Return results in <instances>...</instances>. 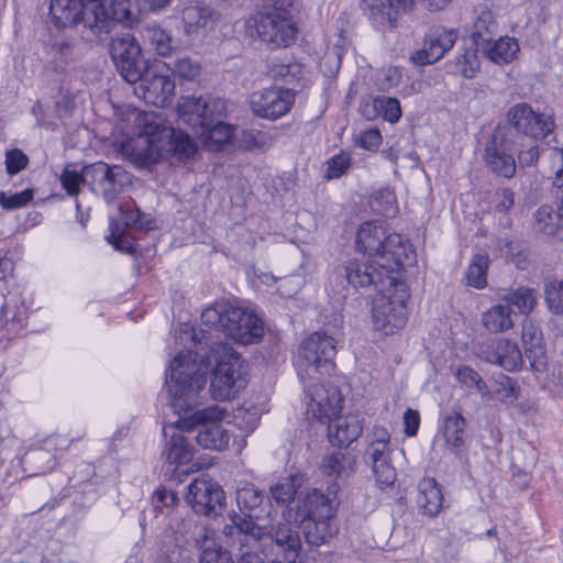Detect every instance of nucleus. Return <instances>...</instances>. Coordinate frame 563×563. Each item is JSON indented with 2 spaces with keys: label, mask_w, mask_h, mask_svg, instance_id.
Listing matches in <instances>:
<instances>
[{
  "label": "nucleus",
  "mask_w": 563,
  "mask_h": 563,
  "mask_svg": "<svg viewBox=\"0 0 563 563\" xmlns=\"http://www.w3.org/2000/svg\"><path fill=\"white\" fill-rule=\"evenodd\" d=\"M307 411L321 423L331 421L342 410L343 397L332 384L316 383L306 387Z\"/></svg>",
  "instance_id": "obj_19"
},
{
  "label": "nucleus",
  "mask_w": 563,
  "mask_h": 563,
  "mask_svg": "<svg viewBox=\"0 0 563 563\" xmlns=\"http://www.w3.org/2000/svg\"><path fill=\"white\" fill-rule=\"evenodd\" d=\"M499 299L509 307H516L518 311L523 314L530 313L537 303L536 291L529 287H519L506 291L499 296Z\"/></svg>",
  "instance_id": "obj_40"
},
{
  "label": "nucleus",
  "mask_w": 563,
  "mask_h": 563,
  "mask_svg": "<svg viewBox=\"0 0 563 563\" xmlns=\"http://www.w3.org/2000/svg\"><path fill=\"white\" fill-rule=\"evenodd\" d=\"M476 51H481L493 63L504 65L515 58L519 52V44L514 37L500 36L496 41L493 38L484 41L476 46Z\"/></svg>",
  "instance_id": "obj_29"
},
{
  "label": "nucleus",
  "mask_w": 563,
  "mask_h": 563,
  "mask_svg": "<svg viewBox=\"0 0 563 563\" xmlns=\"http://www.w3.org/2000/svg\"><path fill=\"white\" fill-rule=\"evenodd\" d=\"M518 162L521 166H533L538 163L540 148L538 141H525V145H516Z\"/></svg>",
  "instance_id": "obj_58"
},
{
  "label": "nucleus",
  "mask_w": 563,
  "mask_h": 563,
  "mask_svg": "<svg viewBox=\"0 0 563 563\" xmlns=\"http://www.w3.org/2000/svg\"><path fill=\"white\" fill-rule=\"evenodd\" d=\"M418 509L428 517H437L443 505V495L438 482L432 477H424L418 484L416 498Z\"/></svg>",
  "instance_id": "obj_26"
},
{
  "label": "nucleus",
  "mask_w": 563,
  "mask_h": 563,
  "mask_svg": "<svg viewBox=\"0 0 563 563\" xmlns=\"http://www.w3.org/2000/svg\"><path fill=\"white\" fill-rule=\"evenodd\" d=\"M496 383L497 388L495 394L498 400L509 404H512L515 400H517L519 386L514 378L506 375H500Z\"/></svg>",
  "instance_id": "obj_55"
},
{
  "label": "nucleus",
  "mask_w": 563,
  "mask_h": 563,
  "mask_svg": "<svg viewBox=\"0 0 563 563\" xmlns=\"http://www.w3.org/2000/svg\"><path fill=\"white\" fill-rule=\"evenodd\" d=\"M544 297L549 310L563 316V280H549L544 287Z\"/></svg>",
  "instance_id": "obj_48"
},
{
  "label": "nucleus",
  "mask_w": 563,
  "mask_h": 563,
  "mask_svg": "<svg viewBox=\"0 0 563 563\" xmlns=\"http://www.w3.org/2000/svg\"><path fill=\"white\" fill-rule=\"evenodd\" d=\"M225 413L224 408L218 405L210 406L179 420V428L186 431L198 428L195 437L197 443L203 449L221 451L230 442V433L220 423Z\"/></svg>",
  "instance_id": "obj_8"
},
{
  "label": "nucleus",
  "mask_w": 563,
  "mask_h": 563,
  "mask_svg": "<svg viewBox=\"0 0 563 563\" xmlns=\"http://www.w3.org/2000/svg\"><path fill=\"white\" fill-rule=\"evenodd\" d=\"M383 200L384 203L380 205L379 207H375L373 205V208L384 214V216H389L391 212L395 211V195L394 192L386 188V189H382L379 191L376 192L375 197H374V203H379V201Z\"/></svg>",
  "instance_id": "obj_63"
},
{
  "label": "nucleus",
  "mask_w": 563,
  "mask_h": 563,
  "mask_svg": "<svg viewBox=\"0 0 563 563\" xmlns=\"http://www.w3.org/2000/svg\"><path fill=\"white\" fill-rule=\"evenodd\" d=\"M397 269V267L385 263L353 258L342 267L341 275L355 288L373 286L382 291L386 287L395 286L396 279L393 273Z\"/></svg>",
  "instance_id": "obj_10"
},
{
  "label": "nucleus",
  "mask_w": 563,
  "mask_h": 563,
  "mask_svg": "<svg viewBox=\"0 0 563 563\" xmlns=\"http://www.w3.org/2000/svg\"><path fill=\"white\" fill-rule=\"evenodd\" d=\"M102 10L109 20V26L102 34H108L115 22L123 24L124 26L132 27L136 22V15L132 10L130 0H111L110 13L107 11L102 3Z\"/></svg>",
  "instance_id": "obj_38"
},
{
  "label": "nucleus",
  "mask_w": 563,
  "mask_h": 563,
  "mask_svg": "<svg viewBox=\"0 0 563 563\" xmlns=\"http://www.w3.org/2000/svg\"><path fill=\"white\" fill-rule=\"evenodd\" d=\"M550 161L554 173L553 185L558 188H563V150H551Z\"/></svg>",
  "instance_id": "obj_64"
},
{
  "label": "nucleus",
  "mask_w": 563,
  "mask_h": 563,
  "mask_svg": "<svg viewBox=\"0 0 563 563\" xmlns=\"http://www.w3.org/2000/svg\"><path fill=\"white\" fill-rule=\"evenodd\" d=\"M130 175L120 166H114V170L98 188L97 194H101L103 199L111 203L123 189L124 185L130 184Z\"/></svg>",
  "instance_id": "obj_42"
},
{
  "label": "nucleus",
  "mask_w": 563,
  "mask_h": 563,
  "mask_svg": "<svg viewBox=\"0 0 563 563\" xmlns=\"http://www.w3.org/2000/svg\"><path fill=\"white\" fill-rule=\"evenodd\" d=\"M218 20V12L201 1H191L181 11L185 33L191 37L205 36L214 29Z\"/></svg>",
  "instance_id": "obj_22"
},
{
  "label": "nucleus",
  "mask_w": 563,
  "mask_h": 563,
  "mask_svg": "<svg viewBox=\"0 0 563 563\" xmlns=\"http://www.w3.org/2000/svg\"><path fill=\"white\" fill-rule=\"evenodd\" d=\"M135 85V95L155 107H165L175 91V82L164 62L146 65L142 78Z\"/></svg>",
  "instance_id": "obj_11"
},
{
  "label": "nucleus",
  "mask_w": 563,
  "mask_h": 563,
  "mask_svg": "<svg viewBox=\"0 0 563 563\" xmlns=\"http://www.w3.org/2000/svg\"><path fill=\"white\" fill-rule=\"evenodd\" d=\"M167 70L180 79L194 80L201 73V64L197 58L188 54H178L169 63H166Z\"/></svg>",
  "instance_id": "obj_41"
},
{
  "label": "nucleus",
  "mask_w": 563,
  "mask_h": 563,
  "mask_svg": "<svg viewBox=\"0 0 563 563\" xmlns=\"http://www.w3.org/2000/svg\"><path fill=\"white\" fill-rule=\"evenodd\" d=\"M297 478L288 477L284 482L276 484L271 488L272 497L277 504L286 505L295 498L298 484Z\"/></svg>",
  "instance_id": "obj_54"
},
{
  "label": "nucleus",
  "mask_w": 563,
  "mask_h": 563,
  "mask_svg": "<svg viewBox=\"0 0 563 563\" xmlns=\"http://www.w3.org/2000/svg\"><path fill=\"white\" fill-rule=\"evenodd\" d=\"M199 563H234V561L229 550L222 545L212 544L201 551Z\"/></svg>",
  "instance_id": "obj_57"
},
{
  "label": "nucleus",
  "mask_w": 563,
  "mask_h": 563,
  "mask_svg": "<svg viewBox=\"0 0 563 563\" xmlns=\"http://www.w3.org/2000/svg\"><path fill=\"white\" fill-rule=\"evenodd\" d=\"M208 365L196 351L178 353L170 362L166 386L178 413H186L199 402V395L207 384Z\"/></svg>",
  "instance_id": "obj_2"
},
{
  "label": "nucleus",
  "mask_w": 563,
  "mask_h": 563,
  "mask_svg": "<svg viewBox=\"0 0 563 563\" xmlns=\"http://www.w3.org/2000/svg\"><path fill=\"white\" fill-rule=\"evenodd\" d=\"M364 14L377 30L395 29L401 14L413 11L415 0H361Z\"/></svg>",
  "instance_id": "obj_20"
},
{
  "label": "nucleus",
  "mask_w": 563,
  "mask_h": 563,
  "mask_svg": "<svg viewBox=\"0 0 563 563\" xmlns=\"http://www.w3.org/2000/svg\"><path fill=\"white\" fill-rule=\"evenodd\" d=\"M27 156L21 150H11L5 155V167L9 175H15L26 167Z\"/></svg>",
  "instance_id": "obj_61"
},
{
  "label": "nucleus",
  "mask_w": 563,
  "mask_h": 563,
  "mask_svg": "<svg viewBox=\"0 0 563 563\" xmlns=\"http://www.w3.org/2000/svg\"><path fill=\"white\" fill-rule=\"evenodd\" d=\"M465 428L466 419L459 411H452L443 419L441 435L446 448L455 454H457L465 443Z\"/></svg>",
  "instance_id": "obj_30"
},
{
  "label": "nucleus",
  "mask_w": 563,
  "mask_h": 563,
  "mask_svg": "<svg viewBox=\"0 0 563 563\" xmlns=\"http://www.w3.org/2000/svg\"><path fill=\"white\" fill-rule=\"evenodd\" d=\"M120 213L124 224L129 228L152 229V221L145 220V214L130 202L120 206Z\"/></svg>",
  "instance_id": "obj_53"
},
{
  "label": "nucleus",
  "mask_w": 563,
  "mask_h": 563,
  "mask_svg": "<svg viewBox=\"0 0 563 563\" xmlns=\"http://www.w3.org/2000/svg\"><path fill=\"white\" fill-rule=\"evenodd\" d=\"M534 229L548 236L559 235L563 223L558 210L549 205L541 206L534 213Z\"/></svg>",
  "instance_id": "obj_39"
},
{
  "label": "nucleus",
  "mask_w": 563,
  "mask_h": 563,
  "mask_svg": "<svg viewBox=\"0 0 563 563\" xmlns=\"http://www.w3.org/2000/svg\"><path fill=\"white\" fill-rule=\"evenodd\" d=\"M482 324L492 333L508 331L514 327L511 308L504 303H497L482 313Z\"/></svg>",
  "instance_id": "obj_35"
},
{
  "label": "nucleus",
  "mask_w": 563,
  "mask_h": 563,
  "mask_svg": "<svg viewBox=\"0 0 563 563\" xmlns=\"http://www.w3.org/2000/svg\"><path fill=\"white\" fill-rule=\"evenodd\" d=\"M295 97L294 89L275 86L253 92L250 104L256 117L277 120L289 112L295 102Z\"/></svg>",
  "instance_id": "obj_18"
},
{
  "label": "nucleus",
  "mask_w": 563,
  "mask_h": 563,
  "mask_svg": "<svg viewBox=\"0 0 563 563\" xmlns=\"http://www.w3.org/2000/svg\"><path fill=\"white\" fill-rule=\"evenodd\" d=\"M373 325L385 335L405 327L407 311L402 296H390L378 291L373 301Z\"/></svg>",
  "instance_id": "obj_17"
},
{
  "label": "nucleus",
  "mask_w": 563,
  "mask_h": 563,
  "mask_svg": "<svg viewBox=\"0 0 563 563\" xmlns=\"http://www.w3.org/2000/svg\"><path fill=\"white\" fill-rule=\"evenodd\" d=\"M457 380L467 388H474L483 396L489 394L488 387L481 377V375L471 366L463 365L457 368Z\"/></svg>",
  "instance_id": "obj_50"
},
{
  "label": "nucleus",
  "mask_w": 563,
  "mask_h": 563,
  "mask_svg": "<svg viewBox=\"0 0 563 563\" xmlns=\"http://www.w3.org/2000/svg\"><path fill=\"white\" fill-rule=\"evenodd\" d=\"M186 501L198 515L218 516L225 506V495L218 483L202 475L189 484Z\"/></svg>",
  "instance_id": "obj_16"
},
{
  "label": "nucleus",
  "mask_w": 563,
  "mask_h": 563,
  "mask_svg": "<svg viewBox=\"0 0 563 563\" xmlns=\"http://www.w3.org/2000/svg\"><path fill=\"white\" fill-rule=\"evenodd\" d=\"M328 424V438L333 445L347 446L363 432V422L357 416L336 415Z\"/></svg>",
  "instance_id": "obj_24"
},
{
  "label": "nucleus",
  "mask_w": 563,
  "mask_h": 563,
  "mask_svg": "<svg viewBox=\"0 0 563 563\" xmlns=\"http://www.w3.org/2000/svg\"><path fill=\"white\" fill-rule=\"evenodd\" d=\"M336 355L335 340L323 332H313L305 339L299 351V375L314 378L331 375L335 368L333 362Z\"/></svg>",
  "instance_id": "obj_9"
},
{
  "label": "nucleus",
  "mask_w": 563,
  "mask_h": 563,
  "mask_svg": "<svg viewBox=\"0 0 563 563\" xmlns=\"http://www.w3.org/2000/svg\"><path fill=\"white\" fill-rule=\"evenodd\" d=\"M33 199V190L25 189L21 192L13 194L8 197L4 191H0V206L4 210H15L23 208Z\"/></svg>",
  "instance_id": "obj_59"
},
{
  "label": "nucleus",
  "mask_w": 563,
  "mask_h": 563,
  "mask_svg": "<svg viewBox=\"0 0 563 563\" xmlns=\"http://www.w3.org/2000/svg\"><path fill=\"white\" fill-rule=\"evenodd\" d=\"M456 38L457 33L453 29L433 27L426 35L422 48L411 55V60L419 66L433 64L453 47Z\"/></svg>",
  "instance_id": "obj_21"
},
{
  "label": "nucleus",
  "mask_w": 563,
  "mask_h": 563,
  "mask_svg": "<svg viewBox=\"0 0 563 563\" xmlns=\"http://www.w3.org/2000/svg\"><path fill=\"white\" fill-rule=\"evenodd\" d=\"M23 464L31 475L44 474L55 467V456L47 449H35L25 454Z\"/></svg>",
  "instance_id": "obj_43"
},
{
  "label": "nucleus",
  "mask_w": 563,
  "mask_h": 563,
  "mask_svg": "<svg viewBox=\"0 0 563 563\" xmlns=\"http://www.w3.org/2000/svg\"><path fill=\"white\" fill-rule=\"evenodd\" d=\"M111 58L122 76L129 84H136L147 65L142 56V48L135 37L130 33L117 36L111 42Z\"/></svg>",
  "instance_id": "obj_12"
},
{
  "label": "nucleus",
  "mask_w": 563,
  "mask_h": 563,
  "mask_svg": "<svg viewBox=\"0 0 563 563\" xmlns=\"http://www.w3.org/2000/svg\"><path fill=\"white\" fill-rule=\"evenodd\" d=\"M456 67L465 78H473L479 69V60L475 49L467 48L456 57Z\"/></svg>",
  "instance_id": "obj_56"
},
{
  "label": "nucleus",
  "mask_w": 563,
  "mask_h": 563,
  "mask_svg": "<svg viewBox=\"0 0 563 563\" xmlns=\"http://www.w3.org/2000/svg\"><path fill=\"white\" fill-rule=\"evenodd\" d=\"M373 476L380 488L390 487L396 481V470L390 463V459L378 460L371 463Z\"/></svg>",
  "instance_id": "obj_52"
},
{
  "label": "nucleus",
  "mask_w": 563,
  "mask_h": 563,
  "mask_svg": "<svg viewBox=\"0 0 563 563\" xmlns=\"http://www.w3.org/2000/svg\"><path fill=\"white\" fill-rule=\"evenodd\" d=\"M163 456L169 464L183 465L191 461L194 448L185 435L175 432L167 441Z\"/></svg>",
  "instance_id": "obj_37"
},
{
  "label": "nucleus",
  "mask_w": 563,
  "mask_h": 563,
  "mask_svg": "<svg viewBox=\"0 0 563 563\" xmlns=\"http://www.w3.org/2000/svg\"><path fill=\"white\" fill-rule=\"evenodd\" d=\"M331 517V504L329 498L318 489L308 492L299 499L296 511V521Z\"/></svg>",
  "instance_id": "obj_28"
},
{
  "label": "nucleus",
  "mask_w": 563,
  "mask_h": 563,
  "mask_svg": "<svg viewBox=\"0 0 563 563\" xmlns=\"http://www.w3.org/2000/svg\"><path fill=\"white\" fill-rule=\"evenodd\" d=\"M356 459L346 452H334L323 459V474L330 477L343 478L351 475L355 470Z\"/></svg>",
  "instance_id": "obj_36"
},
{
  "label": "nucleus",
  "mask_w": 563,
  "mask_h": 563,
  "mask_svg": "<svg viewBox=\"0 0 563 563\" xmlns=\"http://www.w3.org/2000/svg\"><path fill=\"white\" fill-rule=\"evenodd\" d=\"M143 42L157 55L168 56L174 48V38L169 31L158 24L147 23L141 30Z\"/></svg>",
  "instance_id": "obj_31"
},
{
  "label": "nucleus",
  "mask_w": 563,
  "mask_h": 563,
  "mask_svg": "<svg viewBox=\"0 0 563 563\" xmlns=\"http://www.w3.org/2000/svg\"><path fill=\"white\" fill-rule=\"evenodd\" d=\"M327 178L334 179L341 177L350 166V157L340 153L328 161Z\"/></svg>",
  "instance_id": "obj_62"
},
{
  "label": "nucleus",
  "mask_w": 563,
  "mask_h": 563,
  "mask_svg": "<svg viewBox=\"0 0 563 563\" xmlns=\"http://www.w3.org/2000/svg\"><path fill=\"white\" fill-rule=\"evenodd\" d=\"M177 114L179 121L195 133L206 126L212 115H224L225 104L219 98L181 96L177 103Z\"/></svg>",
  "instance_id": "obj_15"
},
{
  "label": "nucleus",
  "mask_w": 563,
  "mask_h": 563,
  "mask_svg": "<svg viewBox=\"0 0 563 563\" xmlns=\"http://www.w3.org/2000/svg\"><path fill=\"white\" fill-rule=\"evenodd\" d=\"M154 128L157 133V140H168V151L180 159L190 158L197 152V145L194 139L180 129L167 128L158 122H154Z\"/></svg>",
  "instance_id": "obj_25"
},
{
  "label": "nucleus",
  "mask_w": 563,
  "mask_h": 563,
  "mask_svg": "<svg viewBox=\"0 0 563 563\" xmlns=\"http://www.w3.org/2000/svg\"><path fill=\"white\" fill-rule=\"evenodd\" d=\"M144 132L147 135V146L142 150H134L131 153V162L139 168H151L161 157L159 146L156 144L159 140H157L153 122L145 124Z\"/></svg>",
  "instance_id": "obj_33"
},
{
  "label": "nucleus",
  "mask_w": 563,
  "mask_h": 563,
  "mask_svg": "<svg viewBox=\"0 0 563 563\" xmlns=\"http://www.w3.org/2000/svg\"><path fill=\"white\" fill-rule=\"evenodd\" d=\"M498 31V23L493 11L486 5L475 7L471 14L470 36L479 46L484 41L492 38Z\"/></svg>",
  "instance_id": "obj_27"
},
{
  "label": "nucleus",
  "mask_w": 563,
  "mask_h": 563,
  "mask_svg": "<svg viewBox=\"0 0 563 563\" xmlns=\"http://www.w3.org/2000/svg\"><path fill=\"white\" fill-rule=\"evenodd\" d=\"M482 354L486 362L498 365L508 372L519 371L523 365V356L518 344L509 339L492 342Z\"/></svg>",
  "instance_id": "obj_23"
},
{
  "label": "nucleus",
  "mask_w": 563,
  "mask_h": 563,
  "mask_svg": "<svg viewBox=\"0 0 563 563\" xmlns=\"http://www.w3.org/2000/svg\"><path fill=\"white\" fill-rule=\"evenodd\" d=\"M300 523L306 542L311 547L327 543L336 533L331 525V517L302 520Z\"/></svg>",
  "instance_id": "obj_32"
},
{
  "label": "nucleus",
  "mask_w": 563,
  "mask_h": 563,
  "mask_svg": "<svg viewBox=\"0 0 563 563\" xmlns=\"http://www.w3.org/2000/svg\"><path fill=\"white\" fill-rule=\"evenodd\" d=\"M113 170L114 166H109L103 162L87 165L84 167V185L89 186L93 192H97L100 185L106 181Z\"/></svg>",
  "instance_id": "obj_46"
},
{
  "label": "nucleus",
  "mask_w": 563,
  "mask_h": 563,
  "mask_svg": "<svg viewBox=\"0 0 563 563\" xmlns=\"http://www.w3.org/2000/svg\"><path fill=\"white\" fill-rule=\"evenodd\" d=\"M264 500L263 492L254 486H245L236 492V503L241 511H247V519L257 517L254 514Z\"/></svg>",
  "instance_id": "obj_45"
},
{
  "label": "nucleus",
  "mask_w": 563,
  "mask_h": 563,
  "mask_svg": "<svg viewBox=\"0 0 563 563\" xmlns=\"http://www.w3.org/2000/svg\"><path fill=\"white\" fill-rule=\"evenodd\" d=\"M223 115H212L206 126L195 132L206 144L221 145L231 140L233 135V126L221 120Z\"/></svg>",
  "instance_id": "obj_34"
},
{
  "label": "nucleus",
  "mask_w": 563,
  "mask_h": 563,
  "mask_svg": "<svg viewBox=\"0 0 563 563\" xmlns=\"http://www.w3.org/2000/svg\"><path fill=\"white\" fill-rule=\"evenodd\" d=\"M527 335L528 333L525 331L522 340L526 344V357L530 363V367L537 374L544 373L547 371L548 360L545 352L540 344V339H537L536 343L528 345Z\"/></svg>",
  "instance_id": "obj_47"
},
{
  "label": "nucleus",
  "mask_w": 563,
  "mask_h": 563,
  "mask_svg": "<svg viewBox=\"0 0 563 563\" xmlns=\"http://www.w3.org/2000/svg\"><path fill=\"white\" fill-rule=\"evenodd\" d=\"M269 76L275 81L292 84L301 76V68L298 64L273 63L269 66Z\"/></svg>",
  "instance_id": "obj_51"
},
{
  "label": "nucleus",
  "mask_w": 563,
  "mask_h": 563,
  "mask_svg": "<svg viewBox=\"0 0 563 563\" xmlns=\"http://www.w3.org/2000/svg\"><path fill=\"white\" fill-rule=\"evenodd\" d=\"M516 145L506 129L493 130L485 144L484 159L494 174L505 178L515 176L517 165L512 152Z\"/></svg>",
  "instance_id": "obj_14"
},
{
  "label": "nucleus",
  "mask_w": 563,
  "mask_h": 563,
  "mask_svg": "<svg viewBox=\"0 0 563 563\" xmlns=\"http://www.w3.org/2000/svg\"><path fill=\"white\" fill-rule=\"evenodd\" d=\"M374 108L379 110V115L384 120L396 123L401 118V108L398 99L393 97H376L374 98Z\"/></svg>",
  "instance_id": "obj_49"
},
{
  "label": "nucleus",
  "mask_w": 563,
  "mask_h": 563,
  "mask_svg": "<svg viewBox=\"0 0 563 563\" xmlns=\"http://www.w3.org/2000/svg\"><path fill=\"white\" fill-rule=\"evenodd\" d=\"M355 249L364 255L378 256L385 264L397 268L412 265L416 261V252L409 241L398 233L388 232L380 220H368L360 224Z\"/></svg>",
  "instance_id": "obj_3"
},
{
  "label": "nucleus",
  "mask_w": 563,
  "mask_h": 563,
  "mask_svg": "<svg viewBox=\"0 0 563 563\" xmlns=\"http://www.w3.org/2000/svg\"><path fill=\"white\" fill-rule=\"evenodd\" d=\"M60 183L69 196H77L80 185L84 184V170L78 173L77 170L65 168L60 175Z\"/></svg>",
  "instance_id": "obj_60"
},
{
  "label": "nucleus",
  "mask_w": 563,
  "mask_h": 563,
  "mask_svg": "<svg viewBox=\"0 0 563 563\" xmlns=\"http://www.w3.org/2000/svg\"><path fill=\"white\" fill-rule=\"evenodd\" d=\"M201 321L210 329L221 331L227 338L244 345L256 343L264 335V323L256 313L228 302H217L206 308L201 313Z\"/></svg>",
  "instance_id": "obj_4"
},
{
  "label": "nucleus",
  "mask_w": 563,
  "mask_h": 563,
  "mask_svg": "<svg viewBox=\"0 0 563 563\" xmlns=\"http://www.w3.org/2000/svg\"><path fill=\"white\" fill-rule=\"evenodd\" d=\"M49 15L58 27L82 23L93 35H102L109 26L101 0H52Z\"/></svg>",
  "instance_id": "obj_7"
},
{
  "label": "nucleus",
  "mask_w": 563,
  "mask_h": 563,
  "mask_svg": "<svg viewBox=\"0 0 563 563\" xmlns=\"http://www.w3.org/2000/svg\"><path fill=\"white\" fill-rule=\"evenodd\" d=\"M555 123L551 114L534 111L527 102H518L506 112V122L495 129H506L510 140L518 145L525 141H540L554 130Z\"/></svg>",
  "instance_id": "obj_6"
},
{
  "label": "nucleus",
  "mask_w": 563,
  "mask_h": 563,
  "mask_svg": "<svg viewBox=\"0 0 563 563\" xmlns=\"http://www.w3.org/2000/svg\"><path fill=\"white\" fill-rule=\"evenodd\" d=\"M239 529L244 532L243 542L252 541V544L265 553V548L275 543L280 552L284 553L288 563H307L300 556L301 540L299 532L288 522H278L272 526L269 530L258 526L254 520H243L239 523Z\"/></svg>",
  "instance_id": "obj_5"
},
{
  "label": "nucleus",
  "mask_w": 563,
  "mask_h": 563,
  "mask_svg": "<svg viewBox=\"0 0 563 563\" xmlns=\"http://www.w3.org/2000/svg\"><path fill=\"white\" fill-rule=\"evenodd\" d=\"M246 385L242 360L235 353H225L212 373L210 393L217 400L234 397Z\"/></svg>",
  "instance_id": "obj_13"
},
{
  "label": "nucleus",
  "mask_w": 563,
  "mask_h": 563,
  "mask_svg": "<svg viewBox=\"0 0 563 563\" xmlns=\"http://www.w3.org/2000/svg\"><path fill=\"white\" fill-rule=\"evenodd\" d=\"M489 257L486 254H475L468 265L465 279L466 284L476 289H483L487 285V269Z\"/></svg>",
  "instance_id": "obj_44"
},
{
  "label": "nucleus",
  "mask_w": 563,
  "mask_h": 563,
  "mask_svg": "<svg viewBox=\"0 0 563 563\" xmlns=\"http://www.w3.org/2000/svg\"><path fill=\"white\" fill-rule=\"evenodd\" d=\"M256 10L244 23L245 35L261 40L272 48L287 47L295 42L297 27L290 14L292 0H256Z\"/></svg>",
  "instance_id": "obj_1"
}]
</instances>
